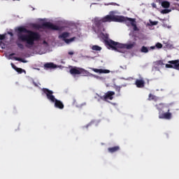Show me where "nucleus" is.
I'll return each instance as SVG.
<instances>
[{
	"mask_svg": "<svg viewBox=\"0 0 179 179\" xmlns=\"http://www.w3.org/2000/svg\"><path fill=\"white\" fill-rule=\"evenodd\" d=\"M17 40L15 41V44L20 50L24 49V45L22 43H25V47L30 48L33 47L36 41H40L41 36L37 32L30 31L24 27H19L17 30Z\"/></svg>",
	"mask_w": 179,
	"mask_h": 179,
	"instance_id": "1",
	"label": "nucleus"
},
{
	"mask_svg": "<svg viewBox=\"0 0 179 179\" xmlns=\"http://www.w3.org/2000/svg\"><path fill=\"white\" fill-rule=\"evenodd\" d=\"M42 92L46 95L48 100H50L51 103H55V107L59 108V110H63L64 106L62 101L55 99V96L53 95L54 92L50 90L48 88H43Z\"/></svg>",
	"mask_w": 179,
	"mask_h": 179,
	"instance_id": "2",
	"label": "nucleus"
},
{
	"mask_svg": "<svg viewBox=\"0 0 179 179\" xmlns=\"http://www.w3.org/2000/svg\"><path fill=\"white\" fill-rule=\"evenodd\" d=\"M33 27L34 29H36V30H40V29H49L50 30H56L57 31H62V27L55 25L50 22H43L42 24H34Z\"/></svg>",
	"mask_w": 179,
	"mask_h": 179,
	"instance_id": "3",
	"label": "nucleus"
},
{
	"mask_svg": "<svg viewBox=\"0 0 179 179\" xmlns=\"http://www.w3.org/2000/svg\"><path fill=\"white\" fill-rule=\"evenodd\" d=\"M155 107L157 108V110H158L159 111V120H171V118L173 117V114H171V113H170V109L168 110V112L166 113H162V110H163V108H165L166 106L164 105V103H159L155 105Z\"/></svg>",
	"mask_w": 179,
	"mask_h": 179,
	"instance_id": "4",
	"label": "nucleus"
},
{
	"mask_svg": "<svg viewBox=\"0 0 179 179\" xmlns=\"http://www.w3.org/2000/svg\"><path fill=\"white\" fill-rule=\"evenodd\" d=\"M125 20V17L122 15H108L102 18V22L103 23H106L107 22H124Z\"/></svg>",
	"mask_w": 179,
	"mask_h": 179,
	"instance_id": "5",
	"label": "nucleus"
},
{
	"mask_svg": "<svg viewBox=\"0 0 179 179\" xmlns=\"http://www.w3.org/2000/svg\"><path fill=\"white\" fill-rule=\"evenodd\" d=\"M100 36H101V38H103L106 47H109V48H111L112 50H114L117 45V42H115L111 39H108V34H104V33L101 32L100 34Z\"/></svg>",
	"mask_w": 179,
	"mask_h": 179,
	"instance_id": "6",
	"label": "nucleus"
},
{
	"mask_svg": "<svg viewBox=\"0 0 179 179\" xmlns=\"http://www.w3.org/2000/svg\"><path fill=\"white\" fill-rule=\"evenodd\" d=\"M69 72L73 76H76V75H84V76H92V73H90L88 71L76 66L71 68Z\"/></svg>",
	"mask_w": 179,
	"mask_h": 179,
	"instance_id": "7",
	"label": "nucleus"
},
{
	"mask_svg": "<svg viewBox=\"0 0 179 179\" xmlns=\"http://www.w3.org/2000/svg\"><path fill=\"white\" fill-rule=\"evenodd\" d=\"M135 45H136V43L135 42H133L131 43H127V44H121L117 42L114 51H117L118 52H124L122 51L124 48H126V50H132V48H134Z\"/></svg>",
	"mask_w": 179,
	"mask_h": 179,
	"instance_id": "8",
	"label": "nucleus"
},
{
	"mask_svg": "<svg viewBox=\"0 0 179 179\" xmlns=\"http://www.w3.org/2000/svg\"><path fill=\"white\" fill-rule=\"evenodd\" d=\"M123 22H124L127 26H129L131 24V26L134 27V31H138L139 30V29H138V27L136 26V21L135 18H129L124 17V20H123Z\"/></svg>",
	"mask_w": 179,
	"mask_h": 179,
	"instance_id": "9",
	"label": "nucleus"
},
{
	"mask_svg": "<svg viewBox=\"0 0 179 179\" xmlns=\"http://www.w3.org/2000/svg\"><path fill=\"white\" fill-rule=\"evenodd\" d=\"M101 100H103V101H107L108 100H113L114 99V96L115 95V92L113 91H108L103 96H100L99 94H96Z\"/></svg>",
	"mask_w": 179,
	"mask_h": 179,
	"instance_id": "10",
	"label": "nucleus"
},
{
	"mask_svg": "<svg viewBox=\"0 0 179 179\" xmlns=\"http://www.w3.org/2000/svg\"><path fill=\"white\" fill-rule=\"evenodd\" d=\"M68 37H69V32H63L62 34L59 35V38H62L63 41H64L66 44H69V43H72V41H75L76 39V37L67 39Z\"/></svg>",
	"mask_w": 179,
	"mask_h": 179,
	"instance_id": "11",
	"label": "nucleus"
},
{
	"mask_svg": "<svg viewBox=\"0 0 179 179\" xmlns=\"http://www.w3.org/2000/svg\"><path fill=\"white\" fill-rule=\"evenodd\" d=\"M95 27L97 28L96 31L97 33H100V31H104V26H103V20H99L98 18H95L94 21Z\"/></svg>",
	"mask_w": 179,
	"mask_h": 179,
	"instance_id": "12",
	"label": "nucleus"
},
{
	"mask_svg": "<svg viewBox=\"0 0 179 179\" xmlns=\"http://www.w3.org/2000/svg\"><path fill=\"white\" fill-rule=\"evenodd\" d=\"M169 64H166V68H173V69H177L179 71V60H171L168 62Z\"/></svg>",
	"mask_w": 179,
	"mask_h": 179,
	"instance_id": "13",
	"label": "nucleus"
},
{
	"mask_svg": "<svg viewBox=\"0 0 179 179\" xmlns=\"http://www.w3.org/2000/svg\"><path fill=\"white\" fill-rule=\"evenodd\" d=\"M135 85L136 87H138L139 89H142V87H145V80H143V78L136 79L135 82Z\"/></svg>",
	"mask_w": 179,
	"mask_h": 179,
	"instance_id": "14",
	"label": "nucleus"
},
{
	"mask_svg": "<svg viewBox=\"0 0 179 179\" xmlns=\"http://www.w3.org/2000/svg\"><path fill=\"white\" fill-rule=\"evenodd\" d=\"M120 148L119 145H116L114 147L108 148V151L109 153H115V152H118L120 150Z\"/></svg>",
	"mask_w": 179,
	"mask_h": 179,
	"instance_id": "15",
	"label": "nucleus"
},
{
	"mask_svg": "<svg viewBox=\"0 0 179 179\" xmlns=\"http://www.w3.org/2000/svg\"><path fill=\"white\" fill-rule=\"evenodd\" d=\"M44 68L45 69H54V68H57V66L54 63H46L44 64Z\"/></svg>",
	"mask_w": 179,
	"mask_h": 179,
	"instance_id": "16",
	"label": "nucleus"
},
{
	"mask_svg": "<svg viewBox=\"0 0 179 179\" xmlns=\"http://www.w3.org/2000/svg\"><path fill=\"white\" fill-rule=\"evenodd\" d=\"M92 71L96 73H110V70H103L101 69H92Z\"/></svg>",
	"mask_w": 179,
	"mask_h": 179,
	"instance_id": "17",
	"label": "nucleus"
},
{
	"mask_svg": "<svg viewBox=\"0 0 179 179\" xmlns=\"http://www.w3.org/2000/svg\"><path fill=\"white\" fill-rule=\"evenodd\" d=\"M162 8H170V2L167 1H164L162 2Z\"/></svg>",
	"mask_w": 179,
	"mask_h": 179,
	"instance_id": "18",
	"label": "nucleus"
},
{
	"mask_svg": "<svg viewBox=\"0 0 179 179\" xmlns=\"http://www.w3.org/2000/svg\"><path fill=\"white\" fill-rule=\"evenodd\" d=\"M92 50L93 51H101V47H100L97 45H94L92 46Z\"/></svg>",
	"mask_w": 179,
	"mask_h": 179,
	"instance_id": "19",
	"label": "nucleus"
},
{
	"mask_svg": "<svg viewBox=\"0 0 179 179\" xmlns=\"http://www.w3.org/2000/svg\"><path fill=\"white\" fill-rule=\"evenodd\" d=\"M148 100H149V101H150L152 100H154L155 101H156V100H157V98L156 97V96H155L152 94H150L148 96Z\"/></svg>",
	"mask_w": 179,
	"mask_h": 179,
	"instance_id": "20",
	"label": "nucleus"
},
{
	"mask_svg": "<svg viewBox=\"0 0 179 179\" xmlns=\"http://www.w3.org/2000/svg\"><path fill=\"white\" fill-rule=\"evenodd\" d=\"M13 59H15V61H20V62H23L24 64H26V62H27L26 60H24L20 57H13Z\"/></svg>",
	"mask_w": 179,
	"mask_h": 179,
	"instance_id": "21",
	"label": "nucleus"
},
{
	"mask_svg": "<svg viewBox=\"0 0 179 179\" xmlns=\"http://www.w3.org/2000/svg\"><path fill=\"white\" fill-rule=\"evenodd\" d=\"M141 51L142 52H144L145 54L149 52V49L146 46H143L141 49Z\"/></svg>",
	"mask_w": 179,
	"mask_h": 179,
	"instance_id": "22",
	"label": "nucleus"
},
{
	"mask_svg": "<svg viewBox=\"0 0 179 179\" xmlns=\"http://www.w3.org/2000/svg\"><path fill=\"white\" fill-rule=\"evenodd\" d=\"M6 38V34H0V44H2V40H5Z\"/></svg>",
	"mask_w": 179,
	"mask_h": 179,
	"instance_id": "23",
	"label": "nucleus"
},
{
	"mask_svg": "<svg viewBox=\"0 0 179 179\" xmlns=\"http://www.w3.org/2000/svg\"><path fill=\"white\" fill-rule=\"evenodd\" d=\"M170 12H171V10L169 9H164L161 11V13H163L164 15L166 13H170Z\"/></svg>",
	"mask_w": 179,
	"mask_h": 179,
	"instance_id": "24",
	"label": "nucleus"
},
{
	"mask_svg": "<svg viewBox=\"0 0 179 179\" xmlns=\"http://www.w3.org/2000/svg\"><path fill=\"white\" fill-rule=\"evenodd\" d=\"M16 72H17L18 73H23V72H24V70H23L21 68H17L16 69Z\"/></svg>",
	"mask_w": 179,
	"mask_h": 179,
	"instance_id": "25",
	"label": "nucleus"
},
{
	"mask_svg": "<svg viewBox=\"0 0 179 179\" xmlns=\"http://www.w3.org/2000/svg\"><path fill=\"white\" fill-rule=\"evenodd\" d=\"M155 47L159 49L163 48V44H162L160 43H157L155 45Z\"/></svg>",
	"mask_w": 179,
	"mask_h": 179,
	"instance_id": "26",
	"label": "nucleus"
},
{
	"mask_svg": "<svg viewBox=\"0 0 179 179\" xmlns=\"http://www.w3.org/2000/svg\"><path fill=\"white\" fill-rule=\"evenodd\" d=\"M115 89L116 92H118V93H120V92H121V87H120V86H117V85L115 86Z\"/></svg>",
	"mask_w": 179,
	"mask_h": 179,
	"instance_id": "27",
	"label": "nucleus"
},
{
	"mask_svg": "<svg viewBox=\"0 0 179 179\" xmlns=\"http://www.w3.org/2000/svg\"><path fill=\"white\" fill-rule=\"evenodd\" d=\"M107 5H113L114 6H120V5L117 3H110Z\"/></svg>",
	"mask_w": 179,
	"mask_h": 179,
	"instance_id": "28",
	"label": "nucleus"
},
{
	"mask_svg": "<svg viewBox=\"0 0 179 179\" xmlns=\"http://www.w3.org/2000/svg\"><path fill=\"white\" fill-rule=\"evenodd\" d=\"M11 66L15 69V71H16V69H17V67L13 63H11Z\"/></svg>",
	"mask_w": 179,
	"mask_h": 179,
	"instance_id": "29",
	"label": "nucleus"
},
{
	"mask_svg": "<svg viewBox=\"0 0 179 179\" xmlns=\"http://www.w3.org/2000/svg\"><path fill=\"white\" fill-rule=\"evenodd\" d=\"M151 6H152V8H155V9L157 8V6H156V3H152Z\"/></svg>",
	"mask_w": 179,
	"mask_h": 179,
	"instance_id": "30",
	"label": "nucleus"
},
{
	"mask_svg": "<svg viewBox=\"0 0 179 179\" xmlns=\"http://www.w3.org/2000/svg\"><path fill=\"white\" fill-rule=\"evenodd\" d=\"M151 24H152V26H156V24H157V21L152 22Z\"/></svg>",
	"mask_w": 179,
	"mask_h": 179,
	"instance_id": "31",
	"label": "nucleus"
},
{
	"mask_svg": "<svg viewBox=\"0 0 179 179\" xmlns=\"http://www.w3.org/2000/svg\"><path fill=\"white\" fill-rule=\"evenodd\" d=\"M15 53H11L9 55V58L10 59H12V57H13V55H15Z\"/></svg>",
	"mask_w": 179,
	"mask_h": 179,
	"instance_id": "32",
	"label": "nucleus"
},
{
	"mask_svg": "<svg viewBox=\"0 0 179 179\" xmlns=\"http://www.w3.org/2000/svg\"><path fill=\"white\" fill-rule=\"evenodd\" d=\"M8 34L11 36V37H13V33L12 32H8Z\"/></svg>",
	"mask_w": 179,
	"mask_h": 179,
	"instance_id": "33",
	"label": "nucleus"
},
{
	"mask_svg": "<svg viewBox=\"0 0 179 179\" xmlns=\"http://www.w3.org/2000/svg\"><path fill=\"white\" fill-rule=\"evenodd\" d=\"M69 55H73V52H69Z\"/></svg>",
	"mask_w": 179,
	"mask_h": 179,
	"instance_id": "34",
	"label": "nucleus"
},
{
	"mask_svg": "<svg viewBox=\"0 0 179 179\" xmlns=\"http://www.w3.org/2000/svg\"><path fill=\"white\" fill-rule=\"evenodd\" d=\"M150 48H151V50H155V48H156V47L155 46H151Z\"/></svg>",
	"mask_w": 179,
	"mask_h": 179,
	"instance_id": "35",
	"label": "nucleus"
},
{
	"mask_svg": "<svg viewBox=\"0 0 179 179\" xmlns=\"http://www.w3.org/2000/svg\"><path fill=\"white\" fill-rule=\"evenodd\" d=\"M34 86H36V87L38 86V85H37V83H34Z\"/></svg>",
	"mask_w": 179,
	"mask_h": 179,
	"instance_id": "36",
	"label": "nucleus"
},
{
	"mask_svg": "<svg viewBox=\"0 0 179 179\" xmlns=\"http://www.w3.org/2000/svg\"><path fill=\"white\" fill-rule=\"evenodd\" d=\"M97 1H101V0H97Z\"/></svg>",
	"mask_w": 179,
	"mask_h": 179,
	"instance_id": "37",
	"label": "nucleus"
}]
</instances>
